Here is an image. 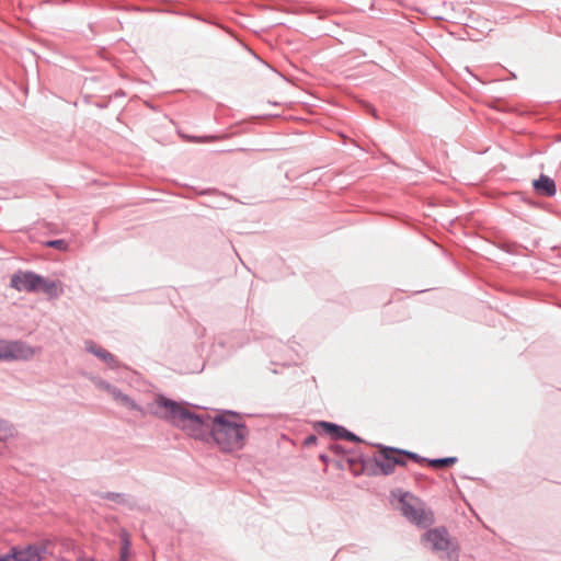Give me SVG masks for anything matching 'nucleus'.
Wrapping results in <instances>:
<instances>
[{
  "instance_id": "1",
  "label": "nucleus",
  "mask_w": 561,
  "mask_h": 561,
  "mask_svg": "<svg viewBox=\"0 0 561 561\" xmlns=\"http://www.w3.org/2000/svg\"><path fill=\"white\" fill-rule=\"evenodd\" d=\"M149 412L184 431L191 437L199 440H206L211 437L213 417L207 411L193 413L183 404L158 394L152 404L149 405Z\"/></svg>"
},
{
  "instance_id": "2",
  "label": "nucleus",
  "mask_w": 561,
  "mask_h": 561,
  "mask_svg": "<svg viewBox=\"0 0 561 561\" xmlns=\"http://www.w3.org/2000/svg\"><path fill=\"white\" fill-rule=\"evenodd\" d=\"M230 416H238V414L226 410L213 417L211 438L226 453L242 449L249 434L244 423L232 421L229 419Z\"/></svg>"
},
{
  "instance_id": "3",
  "label": "nucleus",
  "mask_w": 561,
  "mask_h": 561,
  "mask_svg": "<svg viewBox=\"0 0 561 561\" xmlns=\"http://www.w3.org/2000/svg\"><path fill=\"white\" fill-rule=\"evenodd\" d=\"M400 449L394 447H385L380 448V453L378 456H375L373 460L367 459L363 460V469L366 470L369 474H391L394 471L396 466H405V459L399 455Z\"/></svg>"
},
{
  "instance_id": "4",
  "label": "nucleus",
  "mask_w": 561,
  "mask_h": 561,
  "mask_svg": "<svg viewBox=\"0 0 561 561\" xmlns=\"http://www.w3.org/2000/svg\"><path fill=\"white\" fill-rule=\"evenodd\" d=\"M424 540L431 545V549L433 551L444 553L449 561H457L458 553L456 552L454 545L449 539L448 531L445 528L428 530L424 535Z\"/></svg>"
},
{
  "instance_id": "5",
  "label": "nucleus",
  "mask_w": 561,
  "mask_h": 561,
  "mask_svg": "<svg viewBox=\"0 0 561 561\" xmlns=\"http://www.w3.org/2000/svg\"><path fill=\"white\" fill-rule=\"evenodd\" d=\"M34 354V348L25 342L0 340V362L27 360Z\"/></svg>"
},
{
  "instance_id": "6",
  "label": "nucleus",
  "mask_w": 561,
  "mask_h": 561,
  "mask_svg": "<svg viewBox=\"0 0 561 561\" xmlns=\"http://www.w3.org/2000/svg\"><path fill=\"white\" fill-rule=\"evenodd\" d=\"M412 500H414V497L410 493H404L400 497L399 503L402 515L416 525L425 526L430 524L431 518L423 508L413 505L411 503Z\"/></svg>"
},
{
  "instance_id": "7",
  "label": "nucleus",
  "mask_w": 561,
  "mask_h": 561,
  "mask_svg": "<svg viewBox=\"0 0 561 561\" xmlns=\"http://www.w3.org/2000/svg\"><path fill=\"white\" fill-rule=\"evenodd\" d=\"M42 276L32 271H19L11 277L10 285L18 291L35 293L38 291V285Z\"/></svg>"
},
{
  "instance_id": "8",
  "label": "nucleus",
  "mask_w": 561,
  "mask_h": 561,
  "mask_svg": "<svg viewBox=\"0 0 561 561\" xmlns=\"http://www.w3.org/2000/svg\"><path fill=\"white\" fill-rule=\"evenodd\" d=\"M49 541L39 545H27L23 548L13 547L11 549L14 561H42L47 553Z\"/></svg>"
},
{
  "instance_id": "9",
  "label": "nucleus",
  "mask_w": 561,
  "mask_h": 561,
  "mask_svg": "<svg viewBox=\"0 0 561 561\" xmlns=\"http://www.w3.org/2000/svg\"><path fill=\"white\" fill-rule=\"evenodd\" d=\"M316 428L319 433H324L335 440L346 439L355 443L362 442V439L357 435L350 432L345 427L334 423L321 421L316 424Z\"/></svg>"
},
{
  "instance_id": "10",
  "label": "nucleus",
  "mask_w": 561,
  "mask_h": 561,
  "mask_svg": "<svg viewBox=\"0 0 561 561\" xmlns=\"http://www.w3.org/2000/svg\"><path fill=\"white\" fill-rule=\"evenodd\" d=\"M85 351L93 354L103 360L110 368L116 369L119 367V362L115 355L99 346L93 341H85Z\"/></svg>"
},
{
  "instance_id": "11",
  "label": "nucleus",
  "mask_w": 561,
  "mask_h": 561,
  "mask_svg": "<svg viewBox=\"0 0 561 561\" xmlns=\"http://www.w3.org/2000/svg\"><path fill=\"white\" fill-rule=\"evenodd\" d=\"M533 185L535 191L542 196L552 197L557 193L554 181L545 174L535 180Z\"/></svg>"
},
{
  "instance_id": "12",
  "label": "nucleus",
  "mask_w": 561,
  "mask_h": 561,
  "mask_svg": "<svg viewBox=\"0 0 561 561\" xmlns=\"http://www.w3.org/2000/svg\"><path fill=\"white\" fill-rule=\"evenodd\" d=\"M38 290L43 291L49 299H57L64 294L60 280H50L43 276L42 282L38 285Z\"/></svg>"
},
{
  "instance_id": "13",
  "label": "nucleus",
  "mask_w": 561,
  "mask_h": 561,
  "mask_svg": "<svg viewBox=\"0 0 561 561\" xmlns=\"http://www.w3.org/2000/svg\"><path fill=\"white\" fill-rule=\"evenodd\" d=\"M100 497L103 500H108L116 502L118 504L128 505L130 506L128 496L124 493H116V492H103L100 494Z\"/></svg>"
},
{
  "instance_id": "14",
  "label": "nucleus",
  "mask_w": 561,
  "mask_h": 561,
  "mask_svg": "<svg viewBox=\"0 0 561 561\" xmlns=\"http://www.w3.org/2000/svg\"><path fill=\"white\" fill-rule=\"evenodd\" d=\"M458 461L457 457H445V458H434L427 460V463L436 469L449 467L455 465Z\"/></svg>"
},
{
  "instance_id": "15",
  "label": "nucleus",
  "mask_w": 561,
  "mask_h": 561,
  "mask_svg": "<svg viewBox=\"0 0 561 561\" xmlns=\"http://www.w3.org/2000/svg\"><path fill=\"white\" fill-rule=\"evenodd\" d=\"M119 405L125 407L128 410H134L140 412L142 415H145V410L136 403L135 400H133L129 396L123 394L119 401L117 402Z\"/></svg>"
},
{
  "instance_id": "16",
  "label": "nucleus",
  "mask_w": 561,
  "mask_h": 561,
  "mask_svg": "<svg viewBox=\"0 0 561 561\" xmlns=\"http://www.w3.org/2000/svg\"><path fill=\"white\" fill-rule=\"evenodd\" d=\"M12 435L13 427L7 421L0 419V440H4Z\"/></svg>"
},
{
  "instance_id": "17",
  "label": "nucleus",
  "mask_w": 561,
  "mask_h": 561,
  "mask_svg": "<svg viewBox=\"0 0 561 561\" xmlns=\"http://www.w3.org/2000/svg\"><path fill=\"white\" fill-rule=\"evenodd\" d=\"M45 245L49 247V248L57 249L59 251H67L68 247H69L68 242L64 239H55V240L46 241Z\"/></svg>"
},
{
  "instance_id": "18",
  "label": "nucleus",
  "mask_w": 561,
  "mask_h": 561,
  "mask_svg": "<svg viewBox=\"0 0 561 561\" xmlns=\"http://www.w3.org/2000/svg\"><path fill=\"white\" fill-rule=\"evenodd\" d=\"M399 455L402 456L403 458L407 457L415 462H423V461L427 462V460H428L427 458H423L415 453L403 450V449H400Z\"/></svg>"
},
{
  "instance_id": "19",
  "label": "nucleus",
  "mask_w": 561,
  "mask_h": 561,
  "mask_svg": "<svg viewBox=\"0 0 561 561\" xmlns=\"http://www.w3.org/2000/svg\"><path fill=\"white\" fill-rule=\"evenodd\" d=\"M94 385L98 389L103 390L107 393H110V391L113 390V387H114V385H112L101 378L94 379Z\"/></svg>"
},
{
  "instance_id": "20",
  "label": "nucleus",
  "mask_w": 561,
  "mask_h": 561,
  "mask_svg": "<svg viewBox=\"0 0 561 561\" xmlns=\"http://www.w3.org/2000/svg\"><path fill=\"white\" fill-rule=\"evenodd\" d=\"M128 548H129V541L126 540L124 546L121 549L118 561H128Z\"/></svg>"
},
{
  "instance_id": "21",
  "label": "nucleus",
  "mask_w": 561,
  "mask_h": 561,
  "mask_svg": "<svg viewBox=\"0 0 561 561\" xmlns=\"http://www.w3.org/2000/svg\"><path fill=\"white\" fill-rule=\"evenodd\" d=\"M116 402L119 401V399L122 398V396L124 394L119 388H117L116 386L113 387V390L110 391L108 393Z\"/></svg>"
},
{
  "instance_id": "22",
  "label": "nucleus",
  "mask_w": 561,
  "mask_h": 561,
  "mask_svg": "<svg viewBox=\"0 0 561 561\" xmlns=\"http://www.w3.org/2000/svg\"><path fill=\"white\" fill-rule=\"evenodd\" d=\"M317 440H318V437L316 435L311 434L305 438L304 445L308 447V446L316 444Z\"/></svg>"
},
{
  "instance_id": "23",
  "label": "nucleus",
  "mask_w": 561,
  "mask_h": 561,
  "mask_svg": "<svg viewBox=\"0 0 561 561\" xmlns=\"http://www.w3.org/2000/svg\"><path fill=\"white\" fill-rule=\"evenodd\" d=\"M330 448L335 454H344L345 453L343 446H341L339 444H332Z\"/></svg>"
},
{
  "instance_id": "24",
  "label": "nucleus",
  "mask_w": 561,
  "mask_h": 561,
  "mask_svg": "<svg viewBox=\"0 0 561 561\" xmlns=\"http://www.w3.org/2000/svg\"><path fill=\"white\" fill-rule=\"evenodd\" d=\"M12 560H13L12 552L0 557V561H12Z\"/></svg>"
},
{
  "instance_id": "25",
  "label": "nucleus",
  "mask_w": 561,
  "mask_h": 561,
  "mask_svg": "<svg viewBox=\"0 0 561 561\" xmlns=\"http://www.w3.org/2000/svg\"><path fill=\"white\" fill-rule=\"evenodd\" d=\"M320 459H321L322 461L327 462V461H328V456H325V455H320Z\"/></svg>"
},
{
  "instance_id": "26",
  "label": "nucleus",
  "mask_w": 561,
  "mask_h": 561,
  "mask_svg": "<svg viewBox=\"0 0 561 561\" xmlns=\"http://www.w3.org/2000/svg\"><path fill=\"white\" fill-rule=\"evenodd\" d=\"M81 561H96L94 558H83Z\"/></svg>"
}]
</instances>
